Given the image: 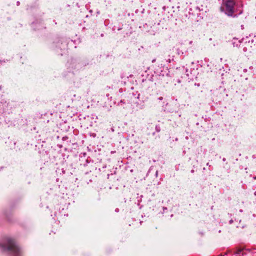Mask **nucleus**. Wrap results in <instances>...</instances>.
<instances>
[{
  "mask_svg": "<svg viewBox=\"0 0 256 256\" xmlns=\"http://www.w3.org/2000/svg\"><path fill=\"white\" fill-rule=\"evenodd\" d=\"M234 2L232 0H226L223 2L222 8H225V13L229 16H232L234 12Z\"/></svg>",
  "mask_w": 256,
  "mask_h": 256,
  "instance_id": "obj_1",
  "label": "nucleus"
},
{
  "mask_svg": "<svg viewBox=\"0 0 256 256\" xmlns=\"http://www.w3.org/2000/svg\"><path fill=\"white\" fill-rule=\"evenodd\" d=\"M7 249L8 250L11 251L15 256L21 254L22 253V251L20 248L14 242H10L7 248Z\"/></svg>",
  "mask_w": 256,
  "mask_h": 256,
  "instance_id": "obj_2",
  "label": "nucleus"
}]
</instances>
